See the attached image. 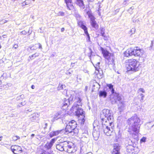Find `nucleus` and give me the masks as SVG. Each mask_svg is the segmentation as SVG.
I'll list each match as a JSON object with an SVG mask.
<instances>
[{
  "mask_svg": "<svg viewBox=\"0 0 154 154\" xmlns=\"http://www.w3.org/2000/svg\"><path fill=\"white\" fill-rule=\"evenodd\" d=\"M129 0H125L124 2H123V4L124 5H125L127 3V2H128Z\"/></svg>",
  "mask_w": 154,
  "mask_h": 154,
  "instance_id": "nucleus-47",
  "label": "nucleus"
},
{
  "mask_svg": "<svg viewBox=\"0 0 154 154\" xmlns=\"http://www.w3.org/2000/svg\"><path fill=\"white\" fill-rule=\"evenodd\" d=\"M85 117H82V118H80L79 119V121L80 122V123L81 124H84V122H85V119H84Z\"/></svg>",
  "mask_w": 154,
  "mask_h": 154,
  "instance_id": "nucleus-30",
  "label": "nucleus"
},
{
  "mask_svg": "<svg viewBox=\"0 0 154 154\" xmlns=\"http://www.w3.org/2000/svg\"><path fill=\"white\" fill-rule=\"evenodd\" d=\"M101 49L102 52V53L103 56L108 61L110 62V64H112L113 63L114 60L112 56H110V54L109 53L108 51L107 50H104L102 47L101 48Z\"/></svg>",
  "mask_w": 154,
  "mask_h": 154,
  "instance_id": "nucleus-9",
  "label": "nucleus"
},
{
  "mask_svg": "<svg viewBox=\"0 0 154 154\" xmlns=\"http://www.w3.org/2000/svg\"><path fill=\"white\" fill-rule=\"evenodd\" d=\"M75 3L78 5L80 8L83 10L85 8V5L83 0H75Z\"/></svg>",
  "mask_w": 154,
  "mask_h": 154,
  "instance_id": "nucleus-16",
  "label": "nucleus"
},
{
  "mask_svg": "<svg viewBox=\"0 0 154 154\" xmlns=\"http://www.w3.org/2000/svg\"><path fill=\"white\" fill-rule=\"evenodd\" d=\"M134 9V8L133 7H132L131 8H130L128 10V11L130 13H131L130 12L131 11H132L133 9Z\"/></svg>",
  "mask_w": 154,
  "mask_h": 154,
  "instance_id": "nucleus-43",
  "label": "nucleus"
},
{
  "mask_svg": "<svg viewBox=\"0 0 154 154\" xmlns=\"http://www.w3.org/2000/svg\"><path fill=\"white\" fill-rule=\"evenodd\" d=\"M66 86L65 85L59 84V86L57 88V90H60L62 89L65 90V88Z\"/></svg>",
  "mask_w": 154,
  "mask_h": 154,
  "instance_id": "nucleus-28",
  "label": "nucleus"
},
{
  "mask_svg": "<svg viewBox=\"0 0 154 154\" xmlns=\"http://www.w3.org/2000/svg\"><path fill=\"white\" fill-rule=\"evenodd\" d=\"M29 48L31 50H35L37 49V47L35 46H30L29 47Z\"/></svg>",
  "mask_w": 154,
  "mask_h": 154,
  "instance_id": "nucleus-35",
  "label": "nucleus"
},
{
  "mask_svg": "<svg viewBox=\"0 0 154 154\" xmlns=\"http://www.w3.org/2000/svg\"><path fill=\"white\" fill-rule=\"evenodd\" d=\"M76 122L74 120L69 122L67 124L65 129L64 130L65 134H67L69 133L72 134V135L77 134L78 132Z\"/></svg>",
  "mask_w": 154,
  "mask_h": 154,
  "instance_id": "nucleus-5",
  "label": "nucleus"
},
{
  "mask_svg": "<svg viewBox=\"0 0 154 154\" xmlns=\"http://www.w3.org/2000/svg\"><path fill=\"white\" fill-rule=\"evenodd\" d=\"M127 123L128 125V131L134 139L137 140L142 124L140 123V119L136 115H134L127 120Z\"/></svg>",
  "mask_w": 154,
  "mask_h": 154,
  "instance_id": "nucleus-1",
  "label": "nucleus"
},
{
  "mask_svg": "<svg viewBox=\"0 0 154 154\" xmlns=\"http://www.w3.org/2000/svg\"><path fill=\"white\" fill-rule=\"evenodd\" d=\"M7 22V20H5V22Z\"/></svg>",
  "mask_w": 154,
  "mask_h": 154,
  "instance_id": "nucleus-62",
  "label": "nucleus"
},
{
  "mask_svg": "<svg viewBox=\"0 0 154 154\" xmlns=\"http://www.w3.org/2000/svg\"><path fill=\"white\" fill-rule=\"evenodd\" d=\"M93 135L95 140H97L100 135V132L99 131L94 130L93 132Z\"/></svg>",
  "mask_w": 154,
  "mask_h": 154,
  "instance_id": "nucleus-21",
  "label": "nucleus"
},
{
  "mask_svg": "<svg viewBox=\"0 0 154 154\" xmlns=\"http://www.w3.org/2000/svg\"><path fill=\"white\" fill-rule=\"evenodd\" d=\"M139 92H141L143 93L145 92V91L144 89L143 88H140L138 90Z\"/></svg>",
  "mask_w": 154,
  "mask_h": 154,
  "instance_id": "nucleus-40",
  "label": "nucleus"
},
{
  "mask_svg": "<svg viewBox=\"0 0 154 154\" xmlns=\"http://www.w3.org/2000/svg\"><path fill=\"white\" fill-rule=\"evenodd\" d=\"M89 49L90 51V55L89 56L90 58L91 57V55L92 54V51L91 49L90 48Z\"/></svg>",
  "mask_w": 154,
  "mask_h": 154,
  "instance_id": "nucleus-49",
  "label": "nucleus"
},
{
  "mask_svg": "<svg viewBox=\"0 0 154 154\" xmlns=\"http://www.w3.org/2000/svg\"><path fill=\"white\" fill-rule=\"evenodd\" d=\"M73 143L70 142L64 141L63 143L57 144L56 148L59 150L64 151L68 153H72L76 151Z\"/></svg>",
  "mask_w": 154,
  "mask_h": 154,
  "instance_id": "nucleus-2",
  "label": "nucleus"
},
{
  "mask_svg": "<svg viewBox=\"0 0 154 154\" xmlns=\"http://www.w3.org/2000/svg\"><path fill=\"white\" fill-rule=\"evenodd\" d=\"M35 88V86L34 85H32V86H31V88L32 89H34Z\"/></svg>",
  "mask_w": 154,
  "mask_h": 154,
  "instance_id": "nucleus-53",
  "label": "nucleus"
},
{
  "mask_svg": "<svg viewBox=\"0 0 154 154\" xmlns=\"http://www.w3.org/2000/svg\"><path fill=\"white\" fill-rule=\"evenodd\" d=\"M55 142V139H52L50 142H47L45 144V147L48 149H50L54 143Z\"/></svg>",
  "mask_w": 154,
  "mask_h": 154,
  "instance_id": "nucleus-19",
  "label": "nucleus"
},
{
  "mask_svg": "<svg viewBox=\"0 0 154 154\" xmlns=\"http://www.w3.org/2000/svg\"><path fill=\"white\" fill-rule=\"evenodd\" d=\"M79 26L81 27L82 29H83L87 37L88 38V41H90V37L89 36V35L88 32L87 31V28L86 26L85 25H84L82 24H80V23L79 24Z\"/></svg>",
  "mask_w": 154,
  "mask_h": 154,
  "instance_id": "nucleus-15",
  "label": "nucleus"
},
{
  "mask_svg": "<svg viewBox=\"0 0 154 154\" xmlns=\"http://www.w3.org/2000/svg\"><path fill=\"white\" fill-rule=\"evenodd\" d=\"M39 116V114L37 112H35L30 116L29 119L31 121H34L36 120Z\"/></svg>",
  "mask_w": 154,
  "mask_h": 154,
  "instance_id": "nucleus-17",
  "label": "nucleus"
},
{
  "mask_svg": "<svg viewBox=\"0 0 154 154\" xmlns=\"http://www.w3.org/2000/svg\"><path fill=\"white\" fill-rule=\"evenodd\" d=\"M132 21L134 23H138V22H139V19H132Z\"/></svg>",
  "mask_w": 154,
  "mask_h": 154,
  "instance_id": "nucleus-39",
  "label": "nucleus"
},
{
  "mask_svg": "<svg viewBox=\"0 0 154 154\" xmlns=\"http://www.w3.org/2000/svg\"><path fill=\"white\" fill-rule=\"evenodd\" d=\"M35 45H38V48L39 49H42V45L40 43H38L37 44H35Z\"/></svg>",
  "mask_w": 154,
  "mask_h": 154,
  "instance_id": "nucleus-42",
  "label": "nucleus"
},
{
  "mask_svg": "<svg viewBox=\"0 0 154 154\" xmlns=\"http://www.w3.org/2000/svg\"><path fill=\"white\" fill-rule=\"evenodd\" d=\"M75 101L71 109V110L75 111L76 116L78 117L81 116L82 117L83 116L85 117L84 112L81 108L82 103L81 98L79 97H76L75 99Z\"/></svg>",
  "mask_w": 154,
  "mask_h": 154,
  "instance_id": "nucleus-3",
  "label": "nucleus"
},
{
  "mask_svg": "<svg viewBox=\"0 0 154 154\" xmlns=\"http://www.w3.org/2000/svg\"><path fill=\"white\" fill-rule=\"evenodd\" d=\"M95 84H96V85H99V84L98 83H97V82H96Z\"/></svg>",
  "mask_w": 154,
  "mask_h": 154,
  "instance_id": "nucleus-59",
  "label": "nucleus"
},
{
  "mask_svg": "<svg viewBox=\"0 0 154 154\" xmlns=\"http://www.w3.org/2000/svg\"><path fill=\"white\" fill-rule=\"evenodd\" d=\"M39 55V54L38 53H35L32 54L31 56H29V57L32 60L34 59L37 57H38Z\"/></svg>",
  "mask_w": 154,
  "mask_h": 154,
  "instance_id": "nucleus-29",
  "label": "nucleus"
},
{
  "mask_svg": "<svg viewBox=\"0 0 154 154\" xmlns=\"http://www.w3.org/2000/svg\"><path fill=\"white\" fill-rule=\"evenodd\" d=\"M154 125V124L152 126V127Z\"/></svg>",
  "mask_w": 154,
  "mask_h": 154,
  "instance_id": "nucleus-63",
  "label": "nucleus"
},
{
  "mask_svg": "<svg viewBox=\"0 0 154 154\" xmlns=\"http://www.w3.org/2000/svg\"><path fill=\"white\" fill-rule=\"evenodd\" d=\"M68 9L69 10H71L73 9L74 6L72 2L66 3Z\"/></svg>",
  "mask_w": 154,
  "mask_h": 154,
  "instance_id": "nucleus-23",
  "label": "nucleus"
},
{
  "mask_svg": "<svg viewBox=\"0 0 154 154\" xmlns=\"http://www.w3.org/2000/svg\"><path fill=\"white\" fill-rule=\"evenodd\" d=\"M65 131L64 129L61 130H57L55 131H52L49 134V136L51 137L54 136L58 135L60 134H65Z\"/></svg>",
  "mask_w": 154,
  "mask_h": 154,
  "instance_id": "nucleus-13",
  "label": "nucleus"
},
{
  "mask_svg": "<svg viewBox=\"0 0 154 154\" xmlns=\"http://www.w3.org/2000/svg\"><path fill=\"white\" fill-rule=\"evenodd\" d=\"M18 47V45H17V44H14V47L15 48H16V49Z\"/></svg>",
  "mask_w": 154,
  "mask_h": 154,
  "instance_id": "nucleus-48",
  "label": "nucleus"
},
{
  "mask_svg": "<svg viewBox=\"0 0 154 154\" xmlns=\"http://www.w3.org/2000/svg\"><path fill=\"white\" fill-rule=\"evenodd\" d=\"M136 31V29L135 28H132L130 31V32L132 33V34H134Z\"/></svg>",
  "mask_w": 154,
  "mask_h": 154,
  "instance_id": "nucleus-36",
  "label": "nucleus"
},
{
  "mask_svg": "<svg viewBox=\"0 0 154 154\" xmlns=\"http://www.w3.org/2000/svg\"><path fill=\"white\" fill-rule=\"evenodd\" d=\"M64 14H65L64 12H62V11H60L57 14V15L58 16H63L64 15Z\"/></svg>",
  "mask_w": 154,
  "mask_h": 154,
  "instance_id": "nucleus-34",
  "label": "nucleus"
},
{
  "mask_svg": "<svg viewBox=\"0 0 154 154\" xmlns=\"http://www.w3.org/2000/svg\"><path fill=\"white\" fill-rule=\"evenodd\" d=\"M146 138L145 137H143V138L141 139L140 141L141 142H145L146 141Z\"/></svg>",
  "mask_w": 154,
  "mask_h": 154,
  "instance_id": "nucleus-41",
  "label": "nucleus"
},
{
  "mask_svg": "<svg viewBox=\"0 0 154 154\" xmlns=\"http://www.w3.org/2000/svg\"><path fill=\"white\" fill-rule=\"evenodd\" d=\"M34 136H35V134H31V138H33Z\"/></svg>",
  "mask_w": 154,
  "mask_h": 154,
  "instance_id": "nucleus-51",
  "label": "nucleus"
},
{
  "mask_svg": "<svg viewBox=\"0 0 154 154\" xmlns=\"http://www.w3.org/2000/svg\"><path fill=\"white\" fill-rule=\"evenodd\" d=\"M102 124L103 128L104 133L107 136L110 135L111 133L112 132L113 130L112 125L110 126V124L108 123V122L107 121H106L105 122H103Z\"/></svg>",
  "mask_w": 154,
  "mask_h": 154,
  "instance_id": "nucleus-8",
  "label": "nucleus"
},
{
  "mask_svg": "<svg viewBox=\"0 0 154 154\" xmlns=\"http://www.w3.org/2000/svg\"><path fill=\"white\" fill-rule=\"evenodd\" d=\"M131 143H130L128 146H127V152L129 153H133L134 152V147L132 145V141L130 140Z\"/></svg>",
  "mask_w": 154,
  "mask_h": 154,
  "instance_id": "nucleus-18",
  "label": "nucleus"
},
{
  "mask_svg": "<svg viewBox=\"0 0 154 154\" xmlns=\"http://www.w3.org/2000/svg\"><path fill=\"white\" fill-rule=\"evenodd\" d=\"M91 24L92 27L95 29H97L98 27V25L97 24L95 20L90 22Z\"/></svg>",
  "mask_w": 154,
  "mask_h": 154,
  "instance_id": "nucleus-25",
  "label": "nucleus"
},
{
  "mask_svg": "<svg viewBox=\"0 0 154 154\" xmlns=\"http://www.w3.org/2000/svg\"><path fill=\"white\" fill-rule=\"evenodd\" d=\"M64 30L65 29L64 28H62L61 29V32H63L64 31Z\"/></svg>",
  "mask_w": 154,
  "mask_h": 154,
  "instance_id": "nucleus-50",
  "label": "nucleus"
},
{
  "mask_svg": "<svg viewBox=\"0 0 154 154\" xmlns=\"http://www.w3.org/2000/svg\"><path fill=\"white\" fill-rule=\"evenodd\" d=\"M97 13L98 15H99V16L100 15V12H98Z\"/></svg>",
  "mask_w": 154,
  "mask_h": 154,
  "instance_id": "nucleus-56",
  "label": "nucleus"
},
{
  "mask_svg": "<svg viewBox=\"0 0 154 154\" xmlns=\"http://www.w3.org/2000/svg\"><path fill=\"white\" fill-rule=\"evenodd\" d=\"M26 104V103L25 101L23 102H22L20 103V105H18L19 107H21L22 106Z\"/></svg>",
  "mask_w": 154,
  "mask_h": 154,
  "instance_id": "nucleus-38",
  "label": "nucleus"
},
{
  "mask_svg": "<svg viewBox=\"0 0 154 154\" xmlns=\"http://www.w3.org/2000/svg\"><path fill=\"white\" fill-rule=\"evenodd\" d=\"M84 149L83 148L81 147L80 149V153L82 154H92V152H88L87 153H86L85 152H84L83 151Z\"/></svg>",
  "mask_w": 154,
  "mask_h": 154,
  "instance_id": "nucleus-31",
  "label": "nucleus"
},
{
  "mask_svg": "<svg viewBox=\"0 0 154 154\" xmlns=\"http://www.w3.org/2000/svg\"><path fill=\"white\" fill-rule=\"evenodd\" d=\"M28 111H29V112H31L32 111V110L31 109H28L27 110Z\"/></svg>",
  "mask_w": 154,
  "mask_h": 154,
  "instance_id": "nucleus-57",
  "label": "nucleus"
},
{
  "mask_svg": "<svg viewBox=\"0 0 154 154\" xmlns=\"http://www.w3.org/2000/svg\"><path fill=\"white\" fill-rule=\"evenodd\" d=\"M117 99L118 101H120L121 100V98L120 96H119V95H117Z\"/></svg>",
  "mask_w": 154,
  "mask_h": 154,
  "instance_id": "nucleus-44",
  "label": "nucleus"
},
{
  "mask_svg": "<svg viewBox=\"0 0 154 154\" xmlns=\"http://www.w3.org/2000/svg\"><path fill=\"white\" fill-rule=\"evenodd\" d=\"M152 45H153V41H151V46H150V47H152Z\"/></svg>",
  "mask_w": 154,
  "mask_h": 154,
  "instance_id": "nucleus-54",
  "label": "nucleus"
},
{
  "mask_svg": "<svg viewBox=\"0 0 154 154\" xmlns=\"http://www.w3.org/2000/svg\"><path fill=\"white\" fill-rule=\"evenodd\" d=\"M107 86L109 88V89L111 91L112 94H113L114 92V90L113 88V85L111 84H107Z\"/></svg>",
  "mask_w": 154,
  "mask_h": 154,
  "instance_id": "nucleus-27",
  "label": "nucleus"
},
{
  "mask_svg": "<svg viewBox=\"0 0 154 154\" xmlns=\"http://www.w3.org/2000/svg\"><path fill=\"white\" fill-rule=\"evenodd\" d=\"M100 116L103 122H105L107 120V122L108 124H110V126L112 125L113 116L111 110L106 109H103L101 113Z\"/></svg>",
  "mask_w": 154,
  "mask_h": 154,
  "instance_id": "nucleus-7",
  "label": "nucleus"
},
{
  "mask_svg": "<svg viewBox=\"0 0 154 154\" xmlns=\"http://www.w3.org/2000/svg\"><path fill=\"white\" fill-rule=\"evenodd\" d=\"M45 127H44V129H45V128H46V127H47V125H48V124H47V123H45Z\"/></svg>",
  "mask_w": 154,
  "mask_h": 154,
  "instance_id": "nucleus-52",
  "label": "nucleus"
},
{
  "mask_svg": "<svg viewBox=\"0 0 154 154\" xmlns=\"http://www.w3.org/2000/svg\"><path fill=\"white\" fill-rule=\"evenodd\" d=\"M107 92L104 91H100L99 92V96L100 97H103V98H105L107 96Z\"/></svg>",
  "mask_w": 154,
  "mask_h": 154,
  "instance_id": "nucleus-22",
  "label": "nucleus"
},
{
  "mask_svg": "<svg viewBox=\"0 0 154 154\" xmlns=\"http://www.w3.org/2000/svg\"><path fill=\"white\" fill-rule=\"evenodd\" d=\"M69 104L70 102L69 99L64 98L60 101V106L64 109H66Z\"/></svg>",
  "mask_w": 154,
  "mask_h": 154,
  "instance_id": "nucleus-12",
  "label": "nucleus"
},
{
  "mask_svg": "<svg viewBox=\"0 0 154 154\" xmlns=\"http://www.w3.org/2000/svg\"><path fill=\"white\" fill-rule=\"evenodd\" d=\"M100 8H99L98 10V12H100Z\"/></svg>",
  "mask_w": 154,
  "mask_h": 154,
  "instance_id": "nucleus-58",
  "label": "nucleus"
},
{
  "mask_svg": "<svg viewBox=\"0 0 154 154\" xmlns=\"http://www.w3.org/2000/svg\"><path fill=\"white\" fill-rule=\"evenodd\" d=\"M120 146L119 144L118 143L114 144L112 154H120Z\"/></svg>",
  "mask_w": 154,
  "mask_h": 154,
  "instance_id": "nucleus-14",
  "label": "nucleus"
},
{
  "mask_svg": "<svg viewBox=\"0 0 154 154\" xmlns=\"http://www.w3.org/2000/svg\"><path fill=\"white\" fill-rule=\"evenodd\" d=\"M128 63L126 67L128 71L136 72L140 68L139 62L134 59H131L128 60Z\"/></svg>",
  "mask_w": 154,
  "mask_h": 154,
  "instance_id": "nucleus-6",
  "label": "nucleus"
},
{
  "mask_svg": "<svg viewBox=\"0 0 154 154\" xmlns=\"http://www.w3.org/2000/svg\"><path fill=\"white\" fill-rule=\"evenodd\" d=\"M72 72H68V73H67V75H69Z\"/></svg>",
  "mask_w": 154,
  "mask_h": 154,
  "instance_id": "nucleus-55",
  "label": "nucleus"
},
{
  "mask_svg": "<svg viewBox=\"0 0 154 154\" xmlns=\"http://www.w3.org/2000/svg\"><path fill=\"white\" fill-rule=\"evenodd\" d=\"M33 1H35V0H32Z\"/></svg>",
  "mask_w": 154,
  "mask_h": 154,
  "instance_id": "nucleus-64",
  "label": "nucleus"
},
{
  "mask_svg": "<svg viewBox=\"0 0 154 154\" xmlns=\"http://www.w3.org/2000/svg\"><path fill=\"white\" fill-rule=\"evenodd\" d=\"M20 33L23 35H26V32L24 30L21 32Z\"/></svg>",
  "mask_w": 154,
  "mask_h": 154,
  "instance_id": "nucleus-45",
  "label": "nucleus"
},
{
  "mask_svg": "<svg viewBox=\"0 0 154 154\" xmlns=\"http://www.w3.org/2000/svg\"><path fill=\"white\" fill-rule=\"evenodd\" d=\"M11 149L14 154H21V153L23 152L21 147L18 146H11Z\"/></svg>",
  "mask_w": 154,
  "mask_h": 154,
  "instance_id": "nucleus-10",
  "label": "nucleus"
},
{
  "mask_svg": "<svg viewBox=\"0 0 154 154\" xmlns=\"http://www.w3.org/2000/svg\"><path fill=\"white\" fill-rule=\"evenodd\" d=\"M87 14L88 15L90 19V22L95 20V18L91 13L88 12H87Z\"/></svg>",
  "mask_w": 154,
  "mask_h": 154,
  "instance_id": "nucleus-26",
  "label": "nucleus"
},
{
  "mask_svg": "<svg viewBox=\"0 0 154 154\" xmlns=\"http://www.w3.org/2000/svg\"><path fill=\"white\" fill-rule=\"evenodd\" d=\"M100 29L101 31V34L102 36L104 37V39L106 40L107 38V37L105 35V29L104 27H101L100 28Z\"/></svg>",
  "mask_w": 154,
  "mask_h": 154,
  "instance_id": "nucleus-24",
  "label": "nucleus"
},
{
  "mask_svg": "<svg viewBox=\"0 0 154 154\" xmlns=\"http://www.w3.org/2000/svg\"><path fill=\"white\" fill-rule=\"evenodd\" d=\"M64 116V115L61 112H59L57 113L54 117L55 120H57L59 119L63 118Z\"/></svg>",
  "mask_w": 154,
  "mask_h": 154,
  "instance_id": "nucleus-20",
  "label": "nucleus"
},
{
  "mask_svg": "<svg viewBox=\"0 0 154 154\" xmlns=\"http://www.w3.org/2000/svg\"><path fill=\"white\" fill-rule=\"evenodd\" d=\"M140 97H141V99L140 100V101L141 102H142L143 100H144V95L142 94H141L140 95Z\"/></svg>",
  "mask_w": 154,
  "mask_h": 154,
  "instance_id": "nucleus-37",
  "label": "nucleus"
},
{
  "mask_svg": "<svg viewBox=\"0 0 154 154\" xmlns=\"http://www.w3.org/2000/svg\"><path fill=\"white\" fill-rule=\"evenodd\" d=\"M120 104L121 105L119 107V108L121 109V110H123L125 107V105L122 102H121Z\"/></svg>",
  "mask_w": 154,
  "mask_h": 154,
  "instance_id": "nucleus-32",
  "label": "nucleus"
},
{
  "mask_svg": "<svg viewBox=\"0 0 154 154\" xmlns=\"http://www.w3.org/2000/svg\"><path fill=\"white\" fill-rule=\"evenodd\" d=\"M20 137L17 136H14L12 137V139L15 141L17 140V139H19Z\"/></svg>",
  "mask_w": 154,
  "mask_h": 154,
  "instance_id": "nucleus-33",
  "label": "nucleus"
},
{
  "mask_svg": "<svg viewBox=\"0 0 154 154\" xmlns=\"http://www.w3.org/2000/svg\"><path fill=\"white\" fill-rule=\"evenodd\" d=\"M100 64V63L98 62L97 63V64L95 65V66H94L96 70L98 72H96L97 75V76L99 79L102 78L103 75L102 71L99 67Z\"/></svg>",
  "mask_w": 154,
  "mask_h": 154,
  "instance_id": "nucleus-11",
  "label": "nucleus"
},
{
  "mask_svg": "<svg viewBox=\"0 0 154 154\" xmlns=\"http://www.w3.org/2000/svg\"><path fill=\"white\" fill-rule=\"evenodd\" d=\"M65 2L66 3L71 2H72V0H64Z\"/></svg>",
  "mask_w": 154,
  "mask_h": 154,
  "instance_id": "nucleus-46",
  "label": "nucleus"
},
{
  "mask_svg": "<svg viewBox=\"0 0 154 154\" xmlns=\"http://www.w3.org/2000/svg\"><path fill=\"white\" fill-rule=\"evenodd\" d=\"M144 53L143 50L140 49L138 47H136L134 48H130L128 49L125 52V56L128 57L132 55L135 56L142 57Z\"/></svg>",
  "mask_w": 154,
  "mask_h": 154,
  "instance_id": "nucleus-4",
  "label": "nucleus"
},
{
  "mask_svg": "<svg viewBox=\"0 0 154 154\" xmlns=\"http://www.w3.org/2000/svg\"><path fill=\"white\" fill-rule=\"evenodd\" d=\"M25 3V5H27V4H26V3L25 2H23V3Z\"/></svg>",
  "mask_w": 154,
  "mask_h": 154,
  "instance_id": "nucleus-60",
  "label": "nucleus"
},
{
  "mask_svg": "<svg viewBox=\"0 0 154 154\" xmlns=\"http://www.w3.org/2000/svg\"><path fill=\"white\" fill-rule=\"evenodd\" d=\"M2 136H0V138H2Z\"/></svg>",
  "mask_w": 154,
  "mask_h": 154,
  "instance_id": "nucleus-61",
  "label": "nucleus"
}]
</instances>
